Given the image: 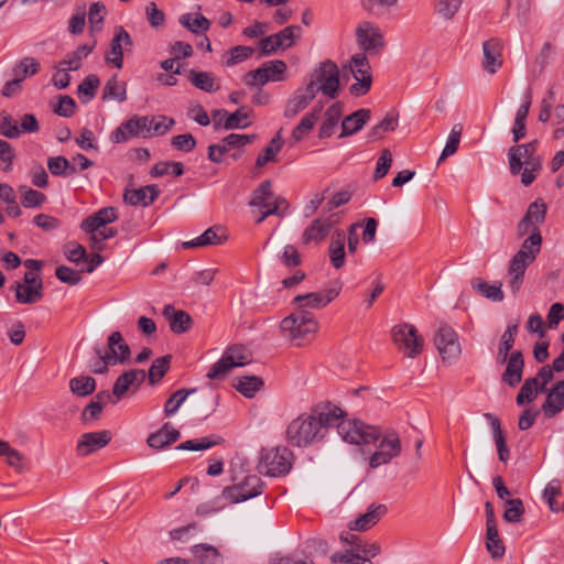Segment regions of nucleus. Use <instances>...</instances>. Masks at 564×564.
Returning a JSON list of instances; mask_svg holds the SVG:
<instances>
[{
    "label": "nucleus",
    "instance_id": "1",
    "mask_svg": "<svg viewBox=\"0 0 564 564\" xmlns=\"http://www.w3.org/2000/svg\"><path fill=\"white\" fill-rule=\"evenodd\" d=\"M343 414L339 408L330 405L303 413L288 425L286 441L293 446L306 447L322 440L324 431L330 426H336L340 437L350 444L367 445L380 438L381 432L377 426L359 420H341Z\"/></svg>",
    "mask_w": 564,
    "mask_h": 564
},
{
    "label": "nucleus",
    "instance_id": "2",
    "mask_svg": "<svg viewBox=\"0 0 564 564\" xmlns=\"http://www.w3.org/2000/svg\"><path fill=\"white\" fill-rule=\"evenodd\" d=\"M546 204L542 199L531 203L527 213L517 226L518 237L530 236L522 242L520 249L509 263V288L516 295L524 279L527 268L533 263L541 251L542 236L539 225H542L546 216Z\"/></svg>",
    "mask_w": 564,
    "mask_h": 564
},
{
    "label": "nucleus",
    "instance_id": "3",
    "mask_svg": "<svg viewBox=\"0 0 564 564\" xmlns=\"http://www.w3.org/2000/svg\"><path fill=\"white\" fill-rule=\"evenodd\" d=\"M307 84H312L314 94L321 91L324 96L335 99L339 91V68L330 59L324 61L310 75Z\"/></svg>",
    "mask_w": 564,
    "mask_h": 564
},
{
    "label": "nucleus",
    "instance_id": "4",
    "mask_svg": "<svg viewBox=\"0 0 564 564\" xmlns=\"http://www.w3.org/2000/svg\"><path fill=\"white\" fill-rule=\"evenodd\" d=\"M280 327L285 336L295 340L300 346L317 332L318 323L308 311H297L284 317Z\"/></svg>",
    "mask_w": 564,
    "mask_h": 564
},
{
    "label": "nucleus",
    "instance_id": "5",
    "mask_svg": "<svg viewBox=\"0 0 564 564\" xmlns=\"http://www.w3.org/2000/svg\"><path fill=\"white\" fill-rule=\"evenodd\" d=\"M292 452L286 447L263 448L260 454L258 471L260 474L278 477L291 470Z\"/></svg>",
    "mask_w": 564,
    "mask_h": 564
},
{
    "label": "nucleus",
    "instance_id": "6",
    "mask_svg": "<svg viewBox=\"0 0 564 564\" xmlns=\"http://www.w3.org/2000/svg\"><path fill=\"white\" fill-rule=\"evenodd\" d=\"M249 362L246 349L241 345H234L225 350L221 358L215 362L207 378L210 380L224 379L234 368L245 366Z\"/></svg>",
    "mask_w": 564,
    "mask_h": 564
},
{
    "label": "nucleus",
    "instance_id": "7",
    "mask_svg": "<svg viewBox=\"0 0 564 564\" xmlns=\"http://www.w3.org/2000/svg\"><path fill=\"white\" fill-rule=\"evenodd\" d=\"M394 344L405 356L414 358L423 347V338L417 334L414 325L403 323L392 328Z\"/></svg>",
    "mask_w": 564,
    "mask_h": 564
},
{
    "label": "nucleus",
    "instance_id": "8",
    "mask_svg": "<svg viewBox=\"0 0 564 564\" xmlns=\"http://www.w3.org/2000/svg\"><path fill=\"white\" fill-rule=\"evenodd\" d=\"M402 445L400 436L394 431H388L382 435L377 451L370 456L369 465L378 468L390 463L401 454Z\"/></svg>",
    "mask_w": 564,
    "mask_h": 564
},
{
    "label": "nucleus",
    "instance_id": "9",
    "mask_svg": "<svg viewBox=\"0 0 564 564\" xmlns=\"http://www.w3.org/2000/svg\"><path fill=\"white\" fill-rule=\"evenodd\" d=\"M17 302L21 304H34L43 299V280L36 272H26L23 282L12 285Z\"/></svg>",
    "mask_w": 564,
    "mask_h": 564
},
{
    "label": "nucleus",
    "instance_id": "10",
    "mask_svg": "<svg viewBox=\"0 0 564 564\" xmlns=\"http://www.w3.org/2000/svg\"><path fill=\"white\" fill-rule=\"evenodd\" d=\"M434 344L443 361L452 362L462 352L457 333L447 324H442L438 327L434 336Z\"/></svg>",
    "mask_w": 564,
    "mask_h": 564
},
{
    "label": "nucleus",
    "instance_id": "11",
    "mask_svg": "<svg viewBox=\"0 0 564 564\" xmlns=\"http://www.w3.org/2000/svg\"><path fill=\"white\" fill-rule=\"evenodd\" d=\"M340 290L341 283L335 282L322 292L296 295L293 299V304L296 305L299 311H306V308L319 310L334 301L339 295Z\"/></svg>",
    "mask_w": 564,
    "mask_h": 564
},
{
    "label": "nucleus",
    "instance_id": "12",
    "mask_svg": "<svg viewBox=\"0 0 564 564\" xmlns=\"http://www.w3.org/2000/svg\"><path fill=\"white\" fill-rule=\"evenodd\" d=\"M262 487L261 479L256 475H250L241 484L225 487L223 497L234 503H238L261 495Z\"/></svg>",
    "mask_w": 564,
    "mask_h": 564
},
{
    "label": "nucleus",
    "instance_id": "13",
    "mask_svg": "<svg viewBox=\"0 0 564 564\" xmlns=\"http://www.w3.org/2000/svg\"><path fill=\"white\" fill-rule=\"evenodd\" d=\"M150 132L149 118L135 115L116 128L110 134V140L113 143H122L139 135L148 137Z\"/></svg>",
    "mask_w": 564,
    "mask_h": 564
},
{
    "label": "nucleus",
    "instance_id": "14",
    "mask_svg": "<svg viewBox=\"0 0 564 564\" xmlns=\"http://www.w3.org/2000/svg\"><path fill=\"white\" fill-rule=\"evenodd\" d=\"M301 31L302 30L299 25H290L275 34L262 39L259 42L261 54L270 55L281 47H291L294 44L295 40L300 39Z\"/></svg>",
    "mask_w": 564,
    "mask_h": 564
},
{
    "label": "nucleus",
    "instance_id": "15",
    "mask_svg": "<svg viewBox=\"0 0 564 564\" xmlns=\"http://www.w3.org/2000/svg\"><path fill=\"white\" fill-rule=\"evenodd\" d=\"M351 72L356 83L350 86V93L355 96L366 95L372 83L369 62L366 55L360 53L351 57Z\"/></svg>",
    "mask_w": 564,
    "mask_h": 564
},
{
    "label": "nucleus",
    "instance_id": "16",
    "mask_svg": "<svg viewBox=\"0 0 564 564\" xmlns=\"http://www.w3.org/2000/svg\"><path fill=\"white\" fill-rule=\"evenodd\" d=\"M132 46V39L123 26L116 28L115 35L110 43V50L105 54L106 62L121 69L123 66V48L131 50Z\"/></svg>",
    "mask_w": 564,
    "mask_h": 564
},
{
    "label": "nucleus",
    "instance_id": "17",
    "mask_svg": "<svg viewBox=\"0 0 564 564\" xmlns=\"http://www.w3.org/2000/svg\"><path fill=\"white\" fill-rule=\"evenodd\" d=\"M145 377V371L142 369L124 371L115 381L112 388L115 399L120 401L130 389L132 390V393H134L143 383Z\"/></svg>",
    "mask_w": 564,
    "mask_h": 564
},
{
    "label": "nucleus",
    "instance_id": "18",
    "mask_svg": "<svg viewBox=\"0 0 564 564\" xmlns=\"http://www.w3.org/2000/svg\"><path fill=\"white\" fill-rule=\"evenodd\" d=\"M359 46L367 52H379L383 45V36L379 29L370 22L361 23L356 30Z\"/></svg>",
    "mask_w": 564,
    "mask_h": 564
},
{
    "label": "nucleus",
    "instance_id": "19",
    "mask_svg": "<svg viewBox=\"0 0 564 564\" xmlns=\"http://www.w3.org/2000/svg\"><path fill=\"white\" fill-rule=\"evenodd\" d=\"M111 441V433L108 430L84 433L76 446L78 456H88L91 453L107 446Z\"/></svg>",
    "mask_w": 564,
    "mask_h": 564
},
{
    "label": "nucleus",
    "instance_id": "20",
    "mask_svg": "<svg viewBox=\"0 0 564 564\" xmlns=\"http://www.w3.org/2000/svg\"><path fill=\"white\" fill-rule=\"evenodd\" d=\"M212 117L214 121V129L218 130L220 128V121H217L218 117L225 118L223 128L225 130H234V129H245L250 126L248 121L249 112L243 108H239L232 113H229L225 109H215L212 111Z\"/></svg>",
    "mask_w": 564,
    "mask_h": 564
},
{
    "label": "nucleus",
    "instance_id": "21",
    "mask_svg": "<svg viewBox=\"0 0 564 564\" xmlns=\"http://www.w3.org/2000/svg\"><path fill=\"white\" fill-rule=\"evenodd\" d=\"M538 149V141H531L529 143L513 145L508 150V162L510 173L518 175L523 167V160L535 158Z\"/></svg>",
    "mask_w": 564,
    "mask_h": 564
},
{
    "label": "nucleus",
    "instance_id": "22",
    "mask_svg": "<svg viewBox=\"0 0 564 564\" xmlns=\"http://www.w3.org/2000/svg\"><path fill=\"white\" fill-rule=\"evenodd\" d=\"M315 98L312 84H306L304 88H297L291 98L286 101L284 117L292 119L304 110Z\"/></svg>",
    "mask_w": 564,
    "mask_h": 564
},
{
    "label": "nucleus",
    "instance_id": "23",
    "mask_svg": "<svg viewBox=\"0 0 564 564\" xmlns=\"http://www.w3.org/2000/svg\"><path fill=\"white\" fill-rule=\"evenodd\" d=\"M387 506L383 503H371L367 511L359 514L356 520L351 521L348 525L349 530L364 532L371 529L379 520L387 513Z\"/></svg>",
    "mask_w": 564,
    "mask_h": 564
},
{
    "label": "nucleus",
    "instance_id": "24",
    "mask_svg": "<svg viewBox=\"0 0 564 564\" xmlns=\"http://www.w3.org/2000/svg\"><path fill=\"white\" fill-rule=\"evenodd\" d=\"M506 369L501 375V381L510 388L517 387L522 381L524 359L520 350H513L505 362Z\"/></svg>",
    "mask_w": 564,
    "mask_h": 564
},
{
    "label": "nucleus",
    "instance_id": "25",
    "mask_svg": "<svg viewBox=\"0 0 564 564\" xmlns=\"http://www.w3.org/2000/svg\"><path fill=\"white\" fill-rule=\"evenodd\" d=\"M502 44L498 39H490L482 43V68L489 74H496L502 65Z\"/></svg>",
    "mask_w": 564,
    "mask_h": 564
},
{
    "label": "nucleus",
    "instance_id": "26",
    "mask_svg": "<svg viewBox=\"0 0 564 564\" xmlns=\"http://www.w3.org/2000/svg\"><path fill=\"white\" fill-rule=\"evenodd\" d=\"M545 393L547 395L541 410L545 417L552 419L564 410V379Z\"/></svg>",
    "mask_w": 564,
    "mask_h": 564
},
{
    "label": "nucleus",
    "instance_id": "27",
    "mask_svg": "<svg viewBox=\"0 0 564 564\" xmlns=\"http://www.w3.org/2000/svg\"><path fill=\"white\" fill-rule=\"evenodd\" d=\"M227 239L226 231L220 226H214L206 229L198 237L182 243L184 249L202 248L207 246H217Z\"/></svg>",
    "mask_w": 564,
    "mask_h": 564
},
{
    "label": "nucleus",
    "instance_id": "28",
    "mask_svg": "<svg viewBox=\"0 0 564 564\" xmlns=\"http://www.w3.org/2000/svg\"><path fill=\"white\" fill-rule=\"evenodd\" d=\"M163 316L169 322L170 328L175 334H183L189 330L193 326L191 315L182 310H175L171 304H166L163 308Z\"/></svg>",
    "mask_w": 564,
    "mask_h": 564
},
{
    "label": "nucleus",
    "instance_id": "29",
    "mask_svg": "<svg viewBox=\"0 0 564 564\" xmlns=\"http://www.w3.org/2000/svg\"><path fill=\"white\" fill-rule=\"evenodd\" d=\"M159 195V187L155 184H151L137 189L127 188L123 194V199L132 206L142 205L147 207L151 205Z\"/></svg>",
    "mask_w": 564,
    "mask_h": 564
},
{
    "label": "nucleus",
    "instance_id": "30",
    "mask_svg": "<svg viewBox=\"0 0 564 564\" xmlns=\"http://www.w3.org/2000/svg\"><path fill=\"white\" fill-rule=\"evenodd\" d=\"M334 221L328 218L315 219L303 232L302 242L303 245H310L312 242H322L329 234L334 226Z\"/></svg>",
    "mask_w": 564,
    "mask_h": 564
},
{
    "label": "nucleus",
    "instance_id": "31",
    "mask_svg": "<svg viewBox=\"0 0 564 564\" xmlns=\"http://www.w3.org/2000/svg\"><path fill=\"white\" fill-rule=\"evenodd\" d=\"M108 351L107 359L112 360L113 364H123L126 362L130 355V347L123 340V337L120 332H112L108 337Z\"/></svg>",
    "mask_w": 564,
    "mask_h": 564
},
{
    "label": "nucleus",
    "instance_id": "32",
    "mask_svg": "<svg viewBox=\"0 0 564 564\" xmlns=\"http://www.w3.org/2000/svg\"><path fill=\"white\" fill-rule=\"evenodd\" d=\"M180 437V431L174 429L171 423L166 422L160 430L149 435L147 443L152 448L162 449L175 443Z\"/></svg>",
    "mask_w": 564,
    "mask_h": 564
},
{
    "label": "nucleus",
    "instance_id": "33",
    "mask_svg": "<svg viewBox=\"0 0 564 564\" xmlns=\"http://www.w3.org/2000/svg\"><path fill=\"white\" fill-rule=\"evenodd\" d=\"M371 111L361 108L344 118L339 138H345L360 131L370 119Z\"/></svg>",
    "mask_w": 564,
    "mask_h": 564
},
{
    "label": "nucleus",
    "instance_id": "34",
    "mask_svg": "<svg viewBox=\"0 0 564 564\" xmlns=\"http://www.w3.org/2000/svg\"><path fill=\"white\" fill-rule=\"evenodd\" d=\"M484 416L490 423L494 441H495L497 452H498V458L500 462L507 463L510 457V451L507 446V441H506L503 431L501 429L500 420L491 413H485Z\"/></svg>",
    "mask_w": 564,
    "mask_h": 564
},
{
    "label": "nucleus",
    "instance_id": "35",
    "mask_svg": "<svg viewBox=\"0 0 564 564\" xmlns=\"http://www.w3.org/2000/svg\"><path fill=\"white\" fill-rule=\"evenodd\" d=\"M343 113V104H333L325 112V119L319 128L318 137L321 139L329 138L338 124V121Z\"/></svg>",
    "mask_w": 564,
    "mask_h": 564
},
{
    "label": "nucleus",
    "instance_id": "36",
    "mask_svg": "<svg viewBox=\"0 0 564 564\" xmlns=\"http://www.w3.org/2000/svg\"><path fill=\"white\" fill-rule=\"evenodd\" d=\"M517 334L518 324H509L507 329L503 332L497 352V362L499 365H503L509 359Z\"/></svg>",
    "mask_w": 564,
    "mask_h": 564
},
{
    "label": "nucleus",
    "instance_id": "37",
    "mask_svg": "<svg viewBox=\"0 0 564 564\" xmlns=\"http://www.w3.org/2000/svg\"><path fill=\"white\" fill-rule=\"evenodd\" d=\"M345 241L346 236L341 230H337L329 243V258L335 269H340L345 264Z\"/></svg>",
    "mask_w": 564,
    "mask_h": 564
},
{
    "label": "nucleus",
    "instance_id": "38",
    "mask_svg": "<svg viewBox=\"0 0 564 564\" xmlns=\"http://www.w3.org/2000/svg\"><path fill=\"white\" fill-rule=\"evenodd\" d=\"M323 109V104L318 102L315 105L308 113H306L300 121V123L293 129L292 138L295 141L302 140L314 127L316 123L319 113Z\"/></svg>",
    "mask_w": 564,
    "mask_h": 564
},
{
    "label": "nucleus",
    "instance_id": "39",
    "mask_svg": "<svg viewBox=\"0 0 564 564\" xmlns=\"http://www.w3.org/2000/svg\"><path fill=\"white\" fill-rule=\"evenodd\" d=\"M189 82L196 88L206 93H215L220 88V85L216 80L214 74L209 72H196L192 69L189 72Z\"/></svg>",
    "mask_w": 564,
    "mask_h": 564
},
{
    "label": "nucleus",
    "instance_id": "40",
    "mask_svg": "<svg viewBox=\"0 0 564 564\" xmlns=\"http://www.w3.org/2000/svg\"><path fill=\"white\" fill-rule=\"evenodd\" d=\"M192 554L198 564H221L223 558L216 547L209 544H196L192 547Z\"/></svg>",
    "mask_w": 564,
    "mask_h": 564
},
{
    "label": "nucleus",
    "instance_id": "41",
    "mask_svg": "<svg viewBox=\"0 0 564 564\" xmlns=\"http://www.w3.org/2000/svg\"><path fill=\"white\" fill-rule=\"evenodd\" d=\"M274 197L272 192V183L270 180H265L252 192L249 205L251 207H270L271 200Z\"/></svg>",
    "mask_w": 564,
    "mask_h": 564
},
{
    "label": "nucleus",
    "instance_id": "42",
    "mask_svg": "<svg viewBox=\"0 0 564 564\" xmlns=\"http://www.w3.org/2000/svg\"><path fill=\"white\" fill-rule=\"evenodd\" d=\"M232 386L243 397L252 398L263 387V380L258 376H243L236 378Z\"/></svg>",
    "mask_w": 564,
    "mask_h": 564
},
{
    "label": "nucleus",
    "instance_id": "43",
    "mask_svg": "<svg viewBox=\"0 0 564 564\" xmlns=\"http://www.w3.org/2000/svg\"><path fill=\"white\" fill-rule=\"evenodd\" d=\"M470 284L474 291L491 301L501 302L503 300L501 283L489 284L480 278H474Z\"/></svg>",
    "mask_w": 564,
    "mask_h": 564
},
{
    "label": "nucleus",
    "instance_id": "44",
    "mask_svg": "<svg viewBox=\"0 0 564 564\" xmlns=\"http://www.w3.org/2000/svg\"><path fill=\"white\" fill-rule=\"evenodd\" d=\"M102 99H115L119 102L126 101L127 84L124 82H119L117 75H113L104 87Z\"/></svg>",
    "mask_w": 564,
    "mask_h": 564
},
{
    "label": "nucleus",
    "instance_id": "45",
    "mask_svg": "<svg viewBox=\"0 0 564 564\" xmlns=\"http://www.w3.org/2000/svg\"><path fill=\"white\" fill-rule=\"evenodd\" d=\"M486 549L495 560L501 558L505 555L506 547L499 536L497 527L486 528Z\"/></svg>",
    "mask_w": 564,
    "mask_h": 564
},
{
    "label": "nucleus",
    "instance_id": "46",
    "mask_svg": "<svg viewBox=\"0 0 564 564\" xmlns=\"http://www.w3.org/2000/svg\"><path fill=\"white\" fill-rule=\"evenodd\" d=\"M95 44H83L73 53L59 62V66H66V69L77 70L82 66V61L87 57L94 50Z\"/></svg>",
    "mask_w": 564,
    "mask_h": 564
},
{
    "label": "nucleus",
    "instance_id": "47",
    "mask_svg": "<svg viewBox=\"0 0 564 564\" xmlns=\"http://www.w3.org/2000/svg\"><path fill=\"white\" fill-rule=\"evenodd\" d=\"M69 390L77 397H88L96 390V380L90 376L72 378L69 380Z\"/></svg>",
    "mask_w": 564,
    "mask_h": 564
},
{
    "label": "nucleus",
    "instance_id": "48",
    "mask_svg": "<svg viewBox=\"0 0 564 564\" xmlns=\"http://www.w3.org/2000/svg\"><path fill=\"white\" fill-rule=\"evenodd\" d=\"M100 85L99 77L95 74L86 76V78L78 85L77 94L83 104L89 102L95 98L97 89Z\"/></svg>",
    "mask_w": 564,
    "mask_h": 564
},
{
    "label": "nucleus",
    "instance_id": "49",
    "mask_svg": "<svg viewBox=\"0 0 564 564\" xmlns=\"http://www.w3.org/2000/svg\"><path fill=\"white\" fill-rule=\"evenodd\" d=\"M39 70L40 63L34 57H24L14 65L13 76L22 84L26 77L37 74Z\"/></svg>",
    "mask_w": 564,
    "mask_h": 564
},
{
    "label": "nucleus",
    "instance_id": "50",
    "mask_svg": "<svg viewBox=\"0 0 564 564\" xmlns=\"http://www.w3.org/2000/svg\"><path fill=\"white\" fill-rule=\"evenodd\" d=\"M180 23L193 33L206 32L209 30L210 22L203 14L195 15L185 13L180 17Z\"/></svg>",
    "mask_w": 564,
    "mask_h": 564
},
{
    "label": "nucleus",
    "instance_id": "51",
    "mask_svg": "<svg viewBox=\"0 0 564 564\" xmlns=\"http://www.w3.org/2000/svg\"><path fill=\"white\" fill-rule=\"evenodd\" d=\"M282 139H281V130L276 133V135L271 139L269 144L264 148L263 153L257 158L256 165L258 167L264 166L269 162H274L276 160V154L282 149Z\"/></svg>",
    "mask_w": 564,
    "mask_h": 564
},
{
    "label": "nucleus",
    "instance_id": "52",
    "mask_svg": "<svg viewBox=\"0 0 564 564\" xmlns=\"http://www.w3.org/2000/svg\"><path fill=\"white\" fill-rule=\"evenodd\" d=\"M47 167L54 176H68L77 172L76 166L72 165L63 155L50 158L47 160Z\"/></svg>",
    "mask_w": 564,
    "mask_h": 564
},
{
    "label": "nucleus",
    "instance_id": "53",
    "mask_svg": "<svg viewBox=\"0 0 564 564\" xmlns=\"http://www.w3.org/2000/svg\"><path fill=\"white\" fill-rule=\"evenodd\" d=\"M539 392L541 391L539 389L538 378H528L520 388L516 402L520 406L531 403L538 397Z\"/></svg>",
    "mask_w": 564,
    "mask_h": 564
},
{
    "label": "nucleus",
    "instance_id": "54",
    "mask_svg": "<svg viewBox=\"0 0 564 564\" xmlns=\"http://www.w3.org/2000/svg\"><path fill=\"white\" fill-rule=\"evenodd\" d=\"M115 365L112 360L107 359V354L102 351L100 346H95L93 348V356L88 361V369L94 373H106L108 371V366Z\"/></svg>",
    "mask_w": 564,
    "mask_h": 564
},
{
    "label": "nucleus",
    "instance_id": "55",
    "mask_svg": "<svg viewBox=\"0 0 564 564\" xmlns=\"http://www.w3.org/2000/svg\"><path fill=\"white\" fill-rule=\"evenodd\" d=\"M196 392L195 388L176 390L164 404V414L172 416L177 412L180 406L185 402L188 395Z\"/></svg>",
    "mask_w": 564,
    "mask_h": 564
},
{
    "label": "nucleus",
    "instance_id": "56",
    "mask_svg": "<svg viewBox=\"0 0 564 564\" xmlns=\"http://www.w3.org/2000/svg\"><path fill=\"white\" fill-rule=\"evenodd\" d=\"M21 194V204L25 208L41 207L46 200V196L36 189H32L25 185L19 187Z\"/></svg>",
    "mask_w": 564,
    "mask_h": 564
},
{
    "label": "nucleus",
    "instance_id": "57",
    "mask_svg": "<svg viewBox=\"0 0 564 564\" xmlns=\"http://www.w3.org/2000/svg\"><path fill=\"white\" fill-rule=\"evenodd\" d=\"M221 441H223L221 437L214 438L212 436L188 440V441L181 443L178 446H176V449L177 451H205L215 445L220 444Z\"/></svg>",
    "mask_w": 564,
    "mask_h": 564
},
{
    "label": "nucleus",
    "instance_id": "58",
    "mask_svg": "<svg viewBox=\"0 0 564 564\" xmlns=\"http://www.w3.org/2000/svg\"><path fill=\"white\" fill-rule=\"evenodd\" d=\"M172 357L165 355L156 358L149 369V382L150 384L158 383L169 371Z\"/></svg>",
    "mask_w": 564,
    "mask_h": 564
},
{
    "label": "nucleus",
    "instance_id": "59",
    "mask_svg": "<svg viewBox=\"0 0 564 564\" xmlns=\"http://www.w3.org/2000/svg\"><path fill=\"white\" fill-rule=\"evenodd\" d=\"M524 514V506L521 499H506L503 519L509 523H519Z\"/></svg>",
    "mask_w": 564,
    "mask_h": 564
},
{
    "label": "nucleus",
    "instance_id": "60",
    "mask_svg": "<svg viewBox=\"0 0 564 564\" xmlns=\"http://www.w3.org/2000/svg\"><path fill=\"white\" fill-rule=\"evenodd\" d=\"M462 133H463V126L460 123H455L449 132L447 142H446V144L442 151V154L440 156V161L453 155L457 151V149L459 147Z\"/></svg>",
    "mask_w": 564,
    "mask_h": 564
},
{
    "label": "nucleus",
    "instance_id": "61",
    "mask_svg": "<svg viewBox=\"0 0 564 564\" xmlns=\"http://www.w3.org/2000/svg\"><path fill=\"white\" fill-rule=\"evenodd\" d=\"M173 174L174 176H181L184 173V165L181 162H159L156 163L152 170L150 171V174L152 177H160L166 174Z\"/></svg>",
    "mask_w": 564,
    "mask_h": 564
},
{
    "label": "nucleus",
    "instance_id": "62",
    "mask_svg": "<svg viewBox=\"0 0 564 564\" xmlns=\"http://www.w3.org/2000/svg\"><path fill=\"white\" fill-rule=\"evenodd\" d=\"M253 54V48L250 46L237 45L229 50L228 58L224 62L225 66L230 67L239 64Z\"/></svg>",
    "mask_w": 564,
    "mask_h": 564
},
{
    "label": "nucleus",
    "instance_id": "63",
    "mask_svg": "<svg viewBox=\"0 0 564 564\" xmlns=\"http://www.w3.org/2000/svg\"><path fill=\"white\" fill-rule=\"evenodd\" d=\"M106 11H107L106 6L100 1L94 2L90 6L89 11H88V20H89V23L91 24L93 31L100 30L101 24L104 23Z\"/></svg>",
    "mask_w": 564,
    "mask_h": 564
},
{
    "label": "nucleus",
    "instance_id": "64",
    "mask_svg": "<svg viewBox=\"0 0 564 564\" xmlns=\"http://www.w3.org/2000/svg\"><path fill=\"white\" fill-rule=\"evenodd\" d=\"M561 495V485L558 480L550 481L543 491V498L546 500L550 510L552 512H558L560 508L557 506L556 497Z\"/></svg>",
    "mask_w": 564,
    "mask_h": 564
}]
</instances>
